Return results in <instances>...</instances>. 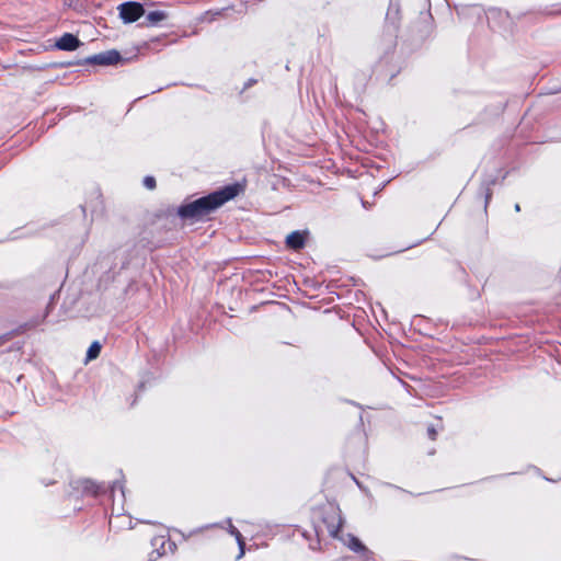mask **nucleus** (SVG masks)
<instances>
[{
	"label": "nucleus",
	"mask_w": 561,
	"mask_h": 561,
	"mask_svg": "<svg viewBox=\"0 0 561 561\" xmlns=\"http://www.w3.org/2000/svg\"><path fill=\"white\" fill-rule=\"evenodd\" d=\"M241 191L239 184H230L191 203L184 204L178 209L182 219L199 220L226 202L234 198Z\"/></svg>",
	"instance_id": "f257e3e1"
},
{
	"label": "nucleus",
	"mask_w": 561,
	"mask_h": 561,
	"mask_svg": "<svg viewBox=\"0 0 561 561\" xmlns=\"http://www.w3.org/2000/svg\"><path fill=\"white\" fill-rule=\"evenodd\" d=\"M118 11L119 18L125 24L134 23L145 14L142 4L133 1L119 4Z\"/></svg>",
	"instance_id": "f03ea898"
},
{
	"label": "nucleus",
	"mask_w": 561,
	"mask_h": 561,
	"mask_svg": "<svg viewBox=\"0 0 561 561\" xmlns=\"http://www.w3.org/2000/svg\"><path fill=\"white\" fill-rule=\"evenodd\" d=\"M121 60V54L115 49H111L88 57L85 62L91 65L111 66L118 64Z\"/></svg>",
	"instance_id": "7ed1b4c3"
},
{
	"label": "nucleus",
	"mask_w": 561,
	"mask_h": 561,
	"mask_svg": "<svg viewBox=\"0 0 561 561\" xmlns=\"http://www.w3.org/2000/svg\"><path fill=\"white\" fill-rule=\"evenodd\" d=\"M61 50L72 51L80 46V41L71 33H65L56 43Z\"/></svg>",
	"instance_id": "20e7f679"
},
{
	"label": "nucleus",
	"mask_w": 561,
	"mask_h": 561,
	"mask_svg": "<svg viewBox=\"0 0 561 561\" xmlns=\"http://www.w3.org/2000/svg\"><path fill=\"white\" fill-rule=\"evenodd\" d=\"M153 547H157V553L159 557L167 554V552L174 553L176 550L175 542L171 540H164V537H156L151 541Z\"/></svg>",
	"instance_id": "39448f33"
},
{
	"label": "nucleus",
	"mask_w": 561,
	"mask_h": 561,
	"mask_svg": "<svg viewBox=\"0 0 561 561\" xmlns=\"http://www.w3.org/2000/svg\"><path fill=\"white\" fill-rule=\"evenodd\" d=\"M306 237L301 231H293L286 237V245L293 250H300L305 247Z\"/></svg>",
	"instance_id": "423d86ee"
},
{
	"label": "nucleus",
	"mask_w": 561,
	"mask_h": 561,
	"mask_svg": "<svg viewBox=\"0 0 561 561\" xmlns=\"http://www.w3.org/2000/svg\"><path fill=\"white\" fill-rule=\"evenodd\" d=\"M347 546L355 552H362L364 561H373L371 552L360 542V540L354 536H348Z\"/></svg>",
	"instance_id": "0eeeda50"
},
{
	"label": "nucleus",
	"mask_w": 561,
	"mask_h": 561,
	"mask_svg": "<svg viewBox=\"0 0 561 561\" xmlns=\"http://www.w3.org/2000/svg\"><path fill=\"white\" fill-rule=\"evenodd\" d=\"M226 524H227V527H226L227 531L231 536H233L237 540V543L240 549V553H239L238 558H241L244 554V546H245L243 537H242L241 533L232 525L231 518H227Z\"/></svg>",
	"instance_id": "6e6552de"
},
{
	"label": "nucleus",
	"mask_w": 561,
	"mask_h": 561,
	"mask_svg": "<svg viewBox=\"0 0 561 561\" xmlns=\"http://www.w3.org/2000/svg\"><path fill=\"white\" fill-rule=\"evenodd\" d=\"M488 18L492 22H494L495 20H499L501 23H503L504 28H507L511 25V16L505 11H502L499 9L490 10Z\"/></svg>",
	"instance_id": "1a4fd4ad"
},
{
	"label": "nucleus",
	"mask_w": 561,
	"mask_h": 561,
	"mask_svg": "<svg viewBox=\"0 0 561 561\" xmlns=\"http://www.w3.org/2000/svg\"><path fill=\"white\" fill-rule=\"evenodd\" d=\"M167 13L164 11H151L147 14L146 19L150 25H157L159 22L167 19Z\"/></svg>",
	"instance_id": "9d476101"
},
{
	"label": "nucleus",
	"mask_w": 561,
	"mask_h": 561,
	"mask_svg": "<svg viewBox=\"0 0 561 561\" xmlns=\"http://www.w3.org/2000/svg\"><path fill=\"white\" fill-rule=\"evenodd\" d=\"M101 344L98 341H94L87 351V360H93L99 357L101 353Z\"/></svg>",
	"instance_id": "9b49d317"
},
{
	"label": "nucleus",
	"mask_w": 561,
	"mask_h": 561,
	"mask_svg": "<svg viewBox=\"0 0 561 561\" xmlns=\"http://www.w3.org/2000/svg\"><path fill=\"white\" fill-rule=\"evenodd\" d=\"M81 484L84 492L91 493L93 495H96L100 491V485H98L92 480H83Z\"/></svg>",
	"instance_id": "f8f14e48"
},
{
	"label": "nucleus",
	"mask_w": 561,
	"mask_h": 561,
	"mask_svg": "<svg viewBox=\"0 0 561 561\" xmlns=\"http://www.w3.org/2000/svg\"><path fill=\"white\" fill-rule=\"evenodd\" d=\"M144 185L148 188V190H153L156 187V180L152 176H146L144 179Z\"/></svg>",
	"instance_id": "ddd939ff"
},
{
	"label": "nucleus",
	"mask_w": 561,
	"mask_h": 561,
	"mask_svg": "<svg viewBox=\"0 0 561 561\" xmlns=\"http://www.w3.org/2000/svg\"><path fill=\"white\" fill-rule=\"evenodd\" d=\"M342 527V520L339 519L337 526H329V533L331 536L336 537Z\"/></svg>",
	"instance_id": "4468645a"
},
{
	"label": "nucleus",
	"mask_w": 561,
	"mask_h": 561,
	"mask_svg": "<svg viewBox=\"0 0 561 561\" xmlns=\"http://www.w3.org/2000/svg\"><path fill=\"white\" fill-rule=\"evenodd\" d=\"M213 527H220V528H224L222 524H220V523H215V524H209V525L203 526L202 528H199V531H203V530H205V529H209V528H213Z\"/></svg>",
	"instance_id": "2eb2a0df"
},
{
	"label": "nucleus",
	"mask_w": 561,
	"mask_h": 561,
	"mask_svg": "<svg viewBox=\"0 0 561 561\" xmlns=\"http://www.w3.org/2000/svg\"><path fill=\"white\" fill-rule=\"evenodd\" d=\"M491 196H492V192H491L490 187L488 186V187L485 188V206L488 205V203H489V201H490Z\"/></svg>",
	"instance_id": "dca6fc26"
},
{
	"label": "nucleus",
	"mask_w": 561,
	"mask_h": 561,
	"mask_svg": "<svg viewBox=\"0 0 561 561\" xmlns=\"http://www.w3.org/2000/svg\"><path fill=\"white\" fill-rule=\"evenodd\" d=\"M427 432H428L430 437L432 439H435L436 431L433 427H428Z\"/></svg>",
	"instance_id": "f3484780"
},
{
	"label": "nucleus",
	"mask_w": 561,
	"mask_h": 561,
	"mask_svg": "<svg viewBox=\"0 0 561 561\" xmlns=\"http://www.w3.org/2000/svg\"><path fill=\"white\" fill-rule=\"evenodd\" d=\"M7 341H8V336L7 335H0V346L2 344H4Z\"/></svg>",
	"instance_id": "a211bd4d"
},
{
	"label": "nucleus",
	"mask_w": 561,
	"mask_h": 561,
	"mask_svg": "<svg viewBox=\"0 0 561 561\" xmlns=\"http://www.w3.org/2000/svg\"><path fill=\"white\" fill-rule=\"evenodd\" d=\"M515 210H516V211H519V210H520V207H519V205H518V204H516V205H515Z\"/></svg>",
	"instance_id": "6ab92c4d"
}]
</instances>
